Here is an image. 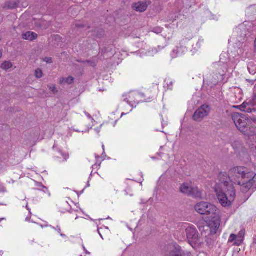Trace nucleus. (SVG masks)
I'll list each match as a JSON object with an SVG mask.
<instances>
[{"label": "nucleus", "instance_id": "1", "mask_svg": "<svg viewBox=\"0 0 256 256\" xmlns=\"http://www.w3.org/2000/svg\"><path fill=\"white\" fill-rule=\"evenodd\" d=\"M232 120L236 128L245 136L250 138L255 135V128L252 126L251 121L244 114L234 113Z\"/></svg>", "mask_w": 256, "mask_h": 256}, {"label": "nucleus", "instance_id": "2", "mask_svg": "<svg viewBox=\"0 0 256 256\" xmlns=\"http://www.w3.org/2000/svg\"><path fill=\"white\" fill-rule=\"evenodd\" d=\"M229 189L224 190L222 188H216V192L220 204L223 206L231 205L236 196L235 190L234 186L228 187Z\"/></svg>", "mask_w": 256, "mask_h": 256}, {"label": "nucleus", "instance_id": "3", "mask_svg": "<svg viewBox=\"0 0 256 256\" xmlns=\"http://www.w3.org/2000/svg\"><path fill=\"white\" fill-rule=\"evenodd\" d=\"M229 173L231 178L234 180V184L238 185L241 184L240 178H250L254 174V172L244 166L234 167L230 170Z\"/></svg>", "mask_w": 256, "mask_h": 256}, {"label": "nucleus", "instance_id": "4", "mask_svg": "<svg viewBox=\"0 0 256 256\" xmlns=\"http://www.w3.org/2000/svg\"><path fill=\"white\" fill-rule=\"evenodd\" d=\"M187 224L182 226L184 229L185 230L186 236H184L180 238V240L182 241L186 238L188 240L189 244L192 246H196L201 243L200 238L198 236V232L196 228L194 226H188Z\"/></svg>", "mask_w": 256, "mask_h": 256}, {"label": "nucleus", "instance_id": "5", "mask_svg": "<svg viewBox=\"0 0 256 256\" xmlns=\"http://www.w3.org/2000/svg\"><path fill=\"white\" fill-rule=\"evenodd\" d=\"M154 95L155 93L153 92V90L152 88H149L144 94L130 92L126 96V98L124 99V100L132 106H134V104H138L140 101V98H146L145 100L148 101L152 98Z\"/></svg>", "mask_w": 256, "mask_h": 256}, {"label": "nucleus", "instance_id": "6", "mask_svg": "<svg viewBox=\"0 0 256 256\" xmlns=\"http://www.w3.org/2000/svg\"><path fill=\"white\" fill-rule=\"evenodd\" d=\"M196 211L202 215L212 216L218 212V208L211 203L206 202H201L197 203L194 206Z\"/></svg>", "mask_w": 256, "mask_h": 256}, {"label": "nucleus", "instance_id": "7", "mask_svg": "<svg viewBox=\"0 0 256 256\" xmlns=\"http://www.w3.org/2000/svg\"><path fill=\"white\" fill-rule=\"evenodd\" d=\"M162 254L164 256H192L190 252L184 250L176 243L166 246L162 250Z\"/></svg>", "mask_w": 256, "mask_h": 256}, {"label": "nucleus", "instance_id": "8", "mask_svg": "<svg viewBox=\"0 0 256 256\" xmlns=\"http://www.w3.org/2000/svg\"><path fill=\"white\" fill-rule=\"evenodd\" d=\"M219 183L216 188H220L227 190L229 189L230 186H233V180L230 178V175H228L226 172H220L218 176Z\"/></svg>", "mask_w": 256, "mask_h": 256}, {"label": "nucleus", "instance_id": "9", "mask_svg": "<svg viewBox=\"0 0 256 256\" xmlns=\"http://www.w3.org/2000/svg\"><path fill=\"white\" fill-rule=\"evenodd\" d=\"M210 110V106L206 104L202 105L194 113L193 119L197 122H201L205 117L208 116Z\"/></svg>", "mask_w": 256, "mask_h": 256}, {"label": "nucleus", "instance_id": "10", "mask_svg": "<svg viewBox=\"0 0 256 256\" xmlns=\"http://www.w3.org/2000/svg\"><path fill=\"white\" fill-rule=\"evenodd\" d=\"M237 108L241 111L247 113H252L256 112V94L252 100H246L242 104Z\"/></svg>", "mask_w": 256, "mask_h": 256}, {"label": "nucleus", "instance_id": "11", "mask_svg": "<svg viewBox=\"0 0 256 256\" xmlns=\"http://www.w3.org/2000/svg\"><path fill=\"white\" fill-rule=\"evenodd\" d=\"M210 217L212 219L209 222L208 224V226L210 228V233L216 234L220 228L221 222L219 212L215 216Z\"/></svg>", "mask_w": 256, "mask_h": 256}, {"label": "nucleus", "instance_id": "12", "mask_svg": "<svg viewBox=\"0 0 256 256\" xmlns=\"http://www.w3.org/2000/svg\"><path fill=\"white\" fill-rule=\"evenodd\" d=\"M192 186L188 183H184L180 188V191L183 194L190 196Z\"/></svg>", "mask_w": 256, "mask_h": 256}, {"label": "nucleus", "instance_id": "13", "mask_svg": "<svg viewBox=\"0 0 256 256\" xmlns=\"http://www.w3.org/2000/svg\"><path fill=\"white\" fill-rule=\"evenodd\" d=\"M132 8L138 12H144L147 9L148 5L146 2H138L134 4Z\"/></svg>", "mask_w": 256, "mask_h": 256}, {"label": "nucleus", "instance_id": "14", "mask_svg": "<svg viewBox=\"0 0 256 256\" xmlns=\"http://www.w3.org/2000/svg\"><path fill=\"white\" fill-rule=\"evenodd\" d=\"M253 184L254 183L252 182L250 179L247 182L245 183L242 182V184H241L240 185L241 186V190L243 192L246 193L251 188L254 189V185Z\"/></svg>", "mask_w": 256, "mask_h": 256}, {"label": "nucleus", "instance_id": "15", "mask_svg": "<svg viewBox=\"0 0 256 256\" xmlns=\"http://www.w3.org/2000/svg\"><path fill=\"white\" fill-rule=\"evenodd\" d=\"M190 196L194 198H202V192L197 186H192Z\"/></svg>", "mask_w": 256, "mask_h": 256}, {"label": "nucleus", "instance_id": "16", "mask_svg": "<svg viewBox=\"0 0 256 256\" xmlns=\"http://www.w3.org/2000/svg\"><path fill=\"white\" fill-rule=\"evenodd\" d=\"M22 38L24 40L32 41L38 38V34L34 32H27L22 34Z\"/></svg>", "mask_w": 256, "mask_h": 256}, {"label": "nucleus", "instance_id": "17", "mask_svg": "<svg viewBox=\"0 0 256 256\" xmlns=\"http://www.w3.org/2000/svg\"><path fill=\"white\" fill-rule=\"evenodd\" d=\"M20 2L8 1L3 6L4 9L10 10L17 8Z\"/></svg>", "mask_w": 256, "mask_h": 256}, {"label": "nucleus", "instance_id": "18", "mask_svg": "<svg viewBox=\"0 0 256 256\" xmlns=\"http://www.w3.org/2000/svg\"><path fill=\"white\" fill-rule=\"evenodd\" d=\"M245 235V230H241L237 236V240L234 242V245L238 246L242 242Z\"/></svg>", "mask_w": 256, "mask_h": 256}, {"label": "nucleus", "instance_id": "19", "mask_svg": "<svg viewBox=\"0 0 256 256\" xmlns=\"http://www.w3.org/2000/svg\"><path fill=\"white\" fill-rule=\"evenodd\" d=\"M248 69L250 74H254L256 73V62H250L248 64Z\"/></svg>", "mask_w": 256, "mask_h": 256}, {"label": "nucleus", "instance_id": "20", "mask_svg": "<svg viewBox=\"0 0 256 256\" xmlns=\"http://www.w3.org/2000/svg\"><path fill=\"white\" fill-rule=\"evenodd\" d=\"M12 66V63L10 61H5L2 64L1 68L5 70H7Z\"/></svg>", "mask_w": 256, "mask_h": 256}, {"label": "nucleus", "instance_id": "21", "mask_svg": "<svg viewBox=\"0 0 256 256\" xmlns=\"http://www.w3.org/2000/svg\"><path fill=\"white\" fill-rule=\"evenodd\" d=\"M43 73L40 68H38L35 70V76L37 78H42Z\"/></svg>", "mask_w": 256, "mask_h": 256}, {"label": "nucleus", "instance_id": "22", "mask_svg": "<svg viewBox=\"0 0 256 256\" xmlns=\"http://www.w3.org/2000/svg\"><path fill=\"white\" fill-rule=\"evenodd\" d=\"M237 236L234 234H231L230 235V238L228 239V242H232L234 241L236 242V240H237Z\"/></svg>", "mask_w": 256, "mask_h": 256}, {"label": "nucleus", "instance_id": "23", "mask_svg": "<svg viewBox=\"0 0 256 256\" xmlns=\"http://www.w3.org/2000/svg\"><path fill=\"white\" fill-rule=\"evenodd\" d=\"M74 80V78L71 76H68L66 78L65 80V83H66L68 84H72Z\"/></svg>", "mask_w": 256, "mask_h": 256}, {"label": "nucleus", "instance_id": "24", "mask_svg": "<svg viewBox=\"0 0 256 256\" xmlns=\"http://www.w3.org/2000/svg\"><path fill=\"white\" fill-rule=\"evenodd\" d=\"M251 181L252 182L253 184L254 185V188L256 189V174L254 176L252 175V176L250 178Z\"/></svg>", "mask_w": 256, "mask_h": 256}, {"label": "nucleus", "instance_id": "25", "mask_svg": "<svg viewBox=\"0 0 256 256\" xmlns=\"http://www.w3.org/2000/svg\"><path fill=\"white\" fill-rule=\"evenodd\" d=\"M152 32L156 34H158L162 32V29L159 27L154 28H153Z\"/></svg>", "mask_w": 256, "mask_h": 256}, {"label": "nucleus", "instance_id": "26", "mask_svg": "<svg viewBox=\"0 0 256 256\" xmlns=\"http://www.w3.org/2000/svg\"><path fill=\"white\" fill-rule=\"evenodd\" d=\"M49 89L54 93L56 94L58 92V90L54 86H48Z\"/></svg>", "mask_w": 256, "mask_h": 256}, {"label": "nucleus", "instance_id": "27", "mask_svg": "<svg viewBox=\"0 0 256 256\" xmlns=\"http://www.w3.org/2000/svg\"><path fill=\"white\" fill-rule=\"evenodd\" d=\"M60 153L65 161H66L67 160H68L70 156L68 153H64L62 152H60Z\"/></svg>", "mask_w": 256, "mask_h": 256}, {"label": "nucleus", "instance_id": "28", "mask_svg": "<svg viewBox=\"0 0 256 256\" xmlns=\"http://www.w3.org/2000/svg\"><path fill=\"white\" fill-rule=\"evenodd\" d=\"M206 242H207V244L208 246H210L214 243L213 240L208 237H206Z\"/></svg>", "mask_w": 256, "mask_h": 256}, {"label": "nucleus", "instance_id": "29", "mask_svg": "<svg viewBox=\"0 0 256 256\" xmlns=\"http://www.w3.org/2000/svg\"><path fill=\"white\" fill-rule=\"evenodd\" d=\"M84 27H85V26L84 24H79V23H76L75 24V28H84Z\"/></svg>", "mask_w": 256, "mask_h": 256}, {"label": "nucleus", "instance_id": "30", "mask_svg": "<svg viewBox=\"0 0 256 256\" xmlns=\"http://www.w3.org/2000/svg\"><path fill=\"white\" fill-rule=\"evenodd\" d=\"M44 61L46 62V63H48V64H52V58H51L46 57L44 59Z\"/></svg>", "mask_w": 256, "mask_h": 256}, {"label": "nucleus", "instance_id": "31", "mask_svg": "<svg viewBox=\"0 0 256 256\" xmlns=\"http://www.w3.org/2000/svg\"><path fill=\"white\" fill-rule=\"evenodd\" d=\"M42 191L44 192V193H47L48 195V196H50V192H48V189L47 188L45 187L44 186H42Z\"/></svg>", "mask_w": 256, "mask_h": 256}, {"label": "nucleus", "instance_id": "32", "mask_svg": "<svg viewBox=\"0 0 256 256\" xmlns=\"http://www.w3.org/2000/svg\"><path fill=\"white\" fill-rule=\"evenodd\" d=\"M65 80H66V78H62L60 80V84L65 83Z\"/></svg>", "mask_w": 256, "mask_h": 256}, {"label": "nucleus", "instance_id": "33", "mask_svg": "<svg viewBox=\"0 0 256 256\" xmlns=\"http://www.w3.org/2000/svg\"><path fill=\"white\" fill-rule=\"evenodd\" d=\"M61 38L59 36H55L56 40H59Z\"/></svg>", "mask_w": 256, "mask_h": 256}, {"label": "nucleus", "instance_id": "34", "mask_svg": "<svg viewBox=\"0 0 256 256\" xmlns=\"http://www.w3.org/2000/svg\"><path fill=\"white\" fill-rule=\"evenodd\" d=\"M57 229H58V231L59 233H60V232H61V230H60V226H57Z\"/></svg>", "mask_w": 256, "mask_h": 256}, {"label": "nucleus", "instance_id": "35", "mask_svg": "<svg viewBox=\"0 0 256 256\" xmlns=\"http://www.w3.org/2000/svg\"><path fill=\"white\" fill-rule=\"evenodd\" d=\"M28 6L27 2H26L25 4H22V6H24V7H26L27 6Z\"/></svg>", "mask_w": 256, "mask_h": 256}, {"label": "nucleus", "instance_id": "36", "mask_svg": "<svg viewBox=\"0 0 256 256\" xmlns=\"http://www.w3.org/2000/svg\"><path fill=\"white\" fill-rule=\"evenodd\" d=\"M84 250H85V252H86V254H90V252H88L86 250V248H84Z\"/></svg>", "mask_w": 256, "mask_h": 256}, {"label": "nucleus", "instance_id": "37", "mask_svg": "<svg viewBox=\"0 0 256 256\" xmlns=\"http://www.w3.org/2000/svg\"><path fill=\"white\" fill-rule=\"evenodd\" d=\"M2 51L0 50V58L2 57Z\"/></svg>", "mask_w": 256, "mask_h": 256}, {"label": "nucleus", "instance_id": "38", "mask_svg": "<svg viewBox=\"0 0 256 256\" xmlns=\"http://www.w3.org/2000/svg\"><path fill=\"white\" fill-rule=\"evenodd\" d=\"M60 236H65V235H64V234H60Z\"/></svg>", "mask_w": 256, "mask_h": 256}, {"label": "nucleus", "instance_id": "39", "mask_svg": "<svg viewBox=\"0 0 256 256\" xmlns=\"http://www.w3.org/2000/svg\"><path fill=\"white\" fill-rule=\"evenodd\" d=\"M78 62H82V61L78 60Z\"/></svg>", "mask_w": 256, "mask_h": 256}]
</instances>
